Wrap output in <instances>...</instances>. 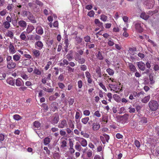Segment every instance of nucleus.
Here are the masks:
<instances>
[{"mask_svg":"<svg viewBox=\"0 0 159 159\" xmlns=\"http://www.w3.org/2000/svg\"><path fill=\"white\" fill-rule=\"evenodd\" d=\"M75 148L76 150L79 152H80L81 151L82 149L81 145L78 142L76 143V144L75 146Z\"/></svg>","mask_w":159,"mask_h":159,"instance_id":"f3484780","label":"nucleus"},{"mask_svg":"<svg viewBox=\"0 0 159 159\" xmlns=\"http://www.w3.org/2000/svg\"><path fill=\"white\" fill-rule=\"evenodd\" d=\"M100 128V125L97 123H94L93 124V129L94 131L98 130Z\"/></svg>","mask_w":159,"mask_h":159,"instance_id":"ddd939ff","label":"nucleus"},{"mask_svg":"<svg viewBox=\"0 0 159 159\" xmlns=\"http://www.w3.org/2000/svg\"><path fill=\"white\" fill-rule=\"evenodd\" d=\"M29 11L23 10L22 11V15L24 16H27L28 13H29Z\"/></svg>","mask_w":159,"mask_h":159,"instance_id":"09e8293b","label":"nucleus"},{"mask_svg":"<svg viewBox=\"0 0 159 159\" xmlns=\"http://www.w3.org/2000/svg\"><path fill=\"white\" fill-rule=\"evenodd\" d=\"M135 28L136 29L139 33H141L143 32V29L141 26V24L140 23H136L135 25Z\"/></svg>","mask_w":159,"mask_h":159,"instance_id":"39448f33","label":"nucleus"},{"mask_svg":"<svg viewBox=\"0 0 159 159\" xmlns=\"http://www.w3.org/2000/svg\"><path fill=\"white\" fill-rule=\"evenodd\" d=\"M9 50L10 52L12 53H14L15 52V48L14 46L11 43H10L9 46Z\"/></svg>","mask_w":159,"mask_h":159,"instance_id":"4468645a","label":"nucleus"},{"mask_svg":"<svg viewBox=\"0 0 159 159\" xmlns=\"http://www.w3.org/2000/svg\"><path fill=\"white\" fill-rule=\"evenodd\" d=\"M67 122L66 120L64 119L61 121L60 123H59L58 127L60 128H63L67 125Z\"/></svg>","mask_w":159,"mask_h":159,"instance_id":"20e7f679","label":"nucleus"},{"mask_svg":"<svg viewBox=\"0 0 159 159\" xmlns=\"http://www.w3.org/2000/svg\"><path fill=\"white\" fill-rule=\"evenodd\" d=\"M107 16L105 15H101V19L103 21H106L107 20Z\"/></svg>","mask_w":159,"mask_h":159,"instance_id":"3c124183","label":"nucleus"},{"mask_svg":"<svg viewBox=\"0 0 159 159\" xmlns=\"http://www.w3.org/2000/svg\"><path fill=\"white\" fill-rule=\"evenodd\" d=\"M110 46H112L114 44V43L112 41L109 40L107 43Z\"/></svg>","mask_w":159,"mask_h":159,"instance_id":"e2e57ef3","label":"nucleus"},{"mask_svg":"<svg viewBox=\"0 0 159 159\" xmlns=\"http://www.w3.org/2000/svg\"><path fill=\"white\" fill-rule=\"evenodd\" d=\"M74 102V98H70L68 101L69 105H72Z\"/></svg>","mask_w":159,"mask_h":159,"instance_id":"4d7b16f0","label":"nucleus"},{"mask_svg":"<svg viewBox=\"0 0 159 159\" xmlns=\"http://www.w3.org/2000/svg\"><path fill=\"white\" fill-rule=\"evenodd\" d=\"M42 107L43 108L44 110L47 111L48 110V106L45 103H43Z\"/></svg>","mask_w":159,"mask_h":159,"instance_id":"052dcab7","label":"nucleus"},{"mask_svg":"<svg viewBox=\"0 0 159 159\" xmlns=\"http://www.w3.org/2000/svg\"><path fill=\"white\" fill-rule=\"evenodd\" d=\"M89 120V117H86L83 118H82L81 120L82 122L84 124H86L87 123V122Z\"/></svg>","mask_w":159,"mask_h":159,"instance_id":"2f4dec72","label":"nucleus"},{"mask_svg":"<svg viewBox=\"0 0 159 159\" xmlns=\"http://www.w3.org/2000/svg\"><path fill=\"white\" fill-rule=\"evenodd\" d=\"M18 25L20 26L25 28L26 27L27 23L25 21L23 20L20 21L18 23Z\"/></svg>","mask_w":159,"mask_h":159,"instance_id":"1a4fd4ad","label":"nucleus"},{"mask_svg":"<svg viewBox=\"0 0 159 159\" xmlns=\"http://www.w3.org/2000/svg\"><path fill=\"white\" fill-rule=\"evenodd\" d=\"M59 120V116L58 115L56 116L52 120V123L55 125L57 123Z\"/></svg>","mask_w":159,"mask_h":159,"instance_id":"9d476101","label":"nucleus"},{"mask_svg":"<svg viewBox=\"0 0 159 159\" xmlns=\"http://www.w3.org/2000/svg\"><path fill=\"white\" fill-rule=\"evenodd\" d=\"M14 7L13 5H12V4H9L8 6L7 7V9L8 10H9L10 11H11L13 8Z\"/></svg>","mask_w":159,"mask_h":159,"instance_id":"c03bdc74","label":"nucleus"},{"mask_svg":"<svg viewBox=\"0 0 159 159\" xmlns=\"http://www.w3.org/2000/svg\"><path fill=\"white\" fill-rule=\"evenodd\" d=\"M6 35L7 37H9L11 39H12L13 37L14 34L11 31L8 30L6 34Z\"/></svg>","mask_w":159,"mask_h":159,"instance_id":"2eb2a0df","label":"nucleus"},{"mask_svg":"<svg viewBox=\"0 0 159 159\" xmlns=\"http://www.w3.org/2000/svg\"><path fill=\"white\" fill-rule=\"evenodd\" d=\"M67 69L68 72L69 73L73 72L74 71V68H72L70 66H67Z\"/></svg>","mask_w":159,"mask_h":159,"instance_id":"79ce46f5","label":"nucleus"},{"mask_svg":"<svg viewBox=\"0 0 159 159\" xmlns=\"http://www.w3.org/2000/svg\"><path fill=\"white\" fill-rule=\"evenodd\" d=\"M7 82L10 85H14L15 81L14 80L12 79L7 80Z\"/></svg>","mask_w":159,"mask_h":159,"instance_id":"b1692460","label":"nucleus"},{"mask_svg":"<svg viewBox=\"0 0 159 159\" xmlns=\"http://www.w3.org/2000/svg\"><path fill=\"white\" fill-rule=\"evenodd\" d=\"M148 106L151 111H154L158 108L159 104L157 101L151 100L148 103Z\"/></svg>","mask_w":159,"mask_h":159,"instance_id":"f257e3e1","label":"nucleus"},{"mask_svg":"<svg viewBox=\"0 0 159 159\" xmlns=\"http://www.w3.org/2000/svg\"><path fill=\"white\" fill-rule=\"evenodd\" d=\"M84 39L85 42H90L91 38L89 36L87 35L84 37Z\"/></svg>","mask_w":159,"mask_h":159,"instance_id":"ea45409f","label":"nucleus"},{"mask_svg":"<svg viewBox=\"0 0 159 159\" xmlns=\"http://www.w3.org/2000/svg\"><path fill=\"white\" fill-rule=\"evenodd\" d=\"M61 147L64 148L67 146V142L66 140H63L61 142Z\"/></svg>","mask_w":159,"mask_h":159,"instance_id":"a19ab883","label":"nucleus"},{"mask_svg":"<svg viewBox=\"0 0 159 159\" xmlns=\"http://www.w3.org/2000/svg\"><path fill=\"white\" fill-rule=\"evenodd\" d=\"M64 79V76L62 74H61L60 75L58 78V80L60 81H62Z\"/></svg>","mask_w":159,"mask_h":159,"instance_id":"8fccbe9b","label":"nucleus"},{"mask_svg":"<svg viewBox=\"0 0 159 159\" xmlns=\"http://www.w3.org/2000/svg\"><path fill=\"white\" fill-rule=\"evenodd\" d=\"M32 23H35L36 22V20L35 19V17L33 15L28 19Z\"/></svg>","mask_w":159,"mask_h":159,"instance_id":"7c9ffc66","label":"nucleus"},{"mask_svg":"<svg viewBox=\"0 0 159 159\" xmlns=\"http://www.w3.org/2000/svg\"><path fill=\"white\" fill-rule=\"evenodd\" d=\"M57 98L54 95L51 96L49 97V99L50 101L55 100Z\"/></svg>","mask_w":159,"mask_h":159,"instance_id":"680f3d73","label":"nucleus"},{"mask_svg":"<svg viewBox=\"0 0 159 159\" xmlns=\"http://www.w3.org/2000/svg\"><path fill=\"white\" fill-rule=\"evenodd\" d=\"M145 93L143 91H141L138 93L137 97L140 98H142L143 97L144 94Z\"/></svg>","mask_w":159,"mask_h":159,"instance_id":"72a5a7b5","label":"nucleus"},{"mask_svg":"<svg viewBox=\"0 0 159 159\" xmlns=\"http://www.w3.org/2000/svg\"><path fill=\"white\" fill-rule=\"evenodd\" d=\"M94 115L97 116L98 117H100L101 116L100 114L98 111H96L94 113Z\"/></svg>","mask_w":159,"mask_h":159,"instance_id":"0e129e2a","label":"nucleus"},{"mask_svg":"<svg viewBox=\"0 0 159 159\" xmlns=\"http://www.w3.org/2000/svg\"><path fill=\"white\" fill-rule=\"evenodd\" d=\"M129 69L131 71L133 72L135 71L136 67L132 63H129Z\"/></svg>","mask_w":159,"mask_h":159,"instance_id":"4be33fe9","label":"nucleus"},{"mask_svg":"<svg viewBox=\"0 0 159 159\" xmlns=\"http://www.w3.org/2000/svg\"><path fill=\"white\" fill-rule=\"evenodd\" d=\"M7 68L9 69H14L16 66V63L13 62L12 60L11 61L7 62Z\"/></svg>","mask_w":159,"mask_h":159,"instance_id":"f03ea898","label":"nucleus"},{"mask_svg":"<svg viewBox=\"0 0 159 159\" xmlns=\"http://www.w3.org/2000/svg\"><path fill=\"white\" fill-rule=\"evenodd\" d=\"M94 12L93 10L89 11L88 14V15L90 17H93L94 16Z\"/></svg>","mask_w":159,"mask_h":159,"instance_id":"de8ad7c7","label":"nucleus"},{"mask_svg":"<svg viewBox=\"0 0 159 159\" xmlns=\"http://www.w3.org/2000/svg\"><path fill=\"white\" fill-rule=\"evenodd\" d=\"M81 139H82V140L80 142L81 145L84 147H86L87 144V141L83 138H81Z\"/></svg>","mask_w":159,"mask_h":159,"instance_id":"aec40b11","label":"nucleus"},{"mask_svg":"<svg viewBox=\"0 0 159 159\" xmlns=\"http://www.w3.org/2000/svg\"><path fill=\"white\" fill-rule=\"evenodd\" d=\"M95 23L99 27H103V24L98 19H95Z\"/></svg>","mask_w":159,"mask_h":159,"instance_id":"a211bd4d","label":"nucleus"},{"mask_svg":"<svg viewBox=\"0 0 159 159\" xmlns=\"http://www.w3.org/2000/svg\"><path fill=\"white\" fill-rule=\"evenodd\" d=\"M135 145L136 147L139 148L140 146V143L137 140H135L134 141Z\"/></svg>","mask_w":159,"mask_h":159,"instance_id":"5fc2aeb1","label":"nucleus"},{"mask_svg":"<svg viewBox=\"0 0 159 159\" xmlns=\"http://www.w3.org/2000/svg\"><path fill=\"white\" fill-rule=\"evenodd\" d=\"M52 62L50 61H49L48 62L47 64L45 67V69L46 70H48L49 68V66L52 64Z\"/></svg>","mask_w":159,"mask_h":159,"instance_id":"a18cd8bd","label":"nucleus"},{"mask_svg":"<svg viewBox=\"0 0 159 159\" xmlns=\"http://www.w3.org/2000/svg\"><path fill=\"white\" fill-rule=\"evenodd\" d=\"M20 37L22 40H25L26 38V36L25 34V32H22L20 34Z\"/></svg>","mask_w":159,"mask_h":159,"instance_id":"393cba45","label":"nucleus"},{"mask_svg":"<svg viewBox=\"0 0 159 159\" xmlns=\"http://www.w3.org/2000/svg\"><path fill=\"white\" fill-rule=\"evenodd\" d=\"M138 66L139 68L142 71H144L145 69V64L142 61L138 62Z\"/></svg>","mask_w":159,"mask_h":159,"instance_id":"7ed1b4c3","label":"nucleus"},{"mask_svg":"<svg viewBox=\"0 0 159 159\" xmlns=\"http://www.w3.org/2000/svg\"><path fill=\"white\" fill-rule=\"evenodd\" d=\"M129 118V115L127 114H125L124 115L121 116L120 118L125 121L127 120Z\"/></svg>","mask_w":159,"mask_h":159,"instance_id":"a878e982","label":"nucleus"},{"mask_svg":"<svg viewBox=\"0 0 159 159\" xmlns=\"http://www.w3.org/2000/svg\"><path fill=\"white\" fill-rule=\"evenodd\" d=\"M58 85L59 86V87L61 89H63V88L65 87V85L63 83H58Z\"/></svg>","mask_w":159,"mask_h":159,"instance_id":"6e6d98bb","label":"nucleus"},{"mask_svg":"<svg viewBox=\"0 0 159 159\" xmlns=\"http://www.w3.org/2000/svg\"><path fill=\"white\" fill-rule=\"evenodd\" d=\"M76 42L77 44H79L81 43L82 41V39L80 37H77V36H76L75 38Z\"/></svg>","mask_w":159,"mask_h":159,"instance_id":"473e14b6","label":"nucleus"},{"mask_svg":"<svg viewBox=\"0 0 159 159\" xmlns=\"http://www.w3.org/2000/svg\"><path fill=\"white\" fill-rule=\"evenodd\" d=\"M99 85L105 91H107V89L105 87V86L102 83H100L99 84Z\"/></svg>","mask_w":159,"mask_h":159,"instance_id":"338daca9","label":"nucleus"},{"mask_svg":"<svg viewBox=\"0 0 159 159\" xmlns=\"http://www.w3.org/2000/svg\"><path fill=\"white\" fill-rule=\"evenodd\" d=\"M36 33L40 35H42L43 33L42 28L40 26H38L36 29Z\"/></svg>","mask_w":159,"mask_h":159,"instance_id":"423d86ee","label":"nucleus"},{"mask_svg":"<svg viewBox=\"0 0 159 159\" xmlns=\"http://www.w3.org/2000/svg\"><path fill=\"white\" fill-rule=\"evenodd\" d=\"M113 97L115 100L118 101L120 100V98L119 96L117 94H115L113 95Z\"/></svg>","mask_w":159,"mask_h":159,"instance_id":"37998d69","label":"nucleus"},{"mask_svg":"<svg viewBox=\"0 0 159 159\" xmlns=\"http://www.w3.org/2000/svg\"><path fill=\"white\" fill-rule=\"evenodd\" d=\"M50 141V139L48 137H46L45 138L44 140V143L45 145L48 144Z\"/></svg>","mask_w":159,"mask_h":159,"instance_id":"cd10ccee","label":"nucleus"},{"mask_svg":"<svg viewBox=\"0 0 159 159\" xmlns=\"http://www.w3.org/2000/svg\"><path fill=\"white\" fill-rule=\"evenodd\" d=\"M33 52L34 55L36 57H39L40 54V53L39 51L38 50L34 49L33 50Z\"/></svg>","mask_w":159,"mask_h":159,"instance_id":"6ab92c4d","label":"nucleus"},{"mask_svg":"<svg viewBox=\"0 0 159 159\" xmlns=\"http://www.w3.org/2000/svg\"><path fill=\"white\" fill-rule=\"evenodd\" d=\"M35 2L37 5L40 6H42L43 5V3L39 0H36Z\"/></svg>","mask_w":159,"mask_h":159,"instance_id":"69168bd1","label":"nucleus"},{"mask_svg":"<svg viewBox=\"0 0 159 159\" xmlns=\"http://www.w3.org/2000/svg\"><path fill=\"white\" fill-rule=\"evenodd\" d=\"M90 112L88 110H85L84 111V114L86 116H88L89 115Z\"/></svg>","mask_w":159,"mask_h":159,"instance_id":"13d9d810","label":"nucleus"},{"mask_svg":"<svg viewBox=\"0 0 159 159\" xmlns=\"http://www.w3.org/2000/svg\"><path fill=\"white\" fill-rule=\"evenodd\" d=\"M13 118L16 120H18L21 119V117L18 115H15L13 116Z\"/></svg>","mask_w":159,"mask_h":159,"instance_id":"4c0bfd02","label":"nucleus"},{"mask_svg":"<svg viewBox=\"0 0 159 159\" xmlns=\"http://www.w3.org/2000/svg\"><path fill=\"white\" fill-rule=\"evenodd\" d=\"M8 22L5 21L3 23L4 27L7 29L9 28L10 26V24Z\"/></svg>","mask_w":159,"mask_h":159,"instance_id":"c756f323","label":"nucleus"},{"mask_svg":"<svg viewBox=\"0 0 159 159\" xmlns=\"http://www.w3.org/2000/svg\"><path fill=\"white\" fill-rule=\"evenodd\" d=\"M35 45H36L38 47L41 49L43 46V44L41 41H38L35 43Z\"/></svg>","mask_w":159,"mask_h":159,"instance_id":"5701e85b","label":"nucleus"},{"mask_svg":"<svg viewBox=\"0 0 159 159\" xmlns=\"http://www.w3.org/2000/svg\"><path fill=\"white\" fill-rule=\"evenodd\" d=\"M80 68L82 70L84 71L87 69V66L85 65H81Z\"/></svg>","mask_w":159,"mask_h":159,"instance_id":"603ef678","label":"nucleus"},{"mask_svg":"<svg viewBox=\"0 0 159 159\" xmlns=\"http://www.w3.org/2000/svg\"><path fill=\"white\" fill-rule=\"evenodd\" d=\"M106 70L109 75H112L114 74V72L113 70L110 68L107 69Z\"/></svg>","mask_w":159,"mask_h":159,"instance_id":"c85d7f7f","label":"nucleus"},{"mask_svg":"<svg viewBox=\"0 0 159 159\" xmlns=\"http://www.w3.org/2000/svg\"><path fill=\"white\" fill-rule=\"evenodd\" d=\"M150 98V96L149 95L145 96L143 99H142L141 101L143 103H146L149 101Z\"/></svg>","mask_w":159,"mask_h":159,"instance_id":"f8f14e48","label":"nucleus"},{"mask_svg":"<svg viewBox=\"0 0 159 159\" xmlns=\"http://www.w3.org/2000/svg\"><path fill=\"white\" fill-rule=\"evenodd\" d=\"M69 40L68 39L67 37H66V38L65 39V40H64V43L66 44V46H65V47H66V48H68V46L69 45Z\"/></svg>","mask_w":159,"mask_h":159,"instance_id":"49530a36","label":"nucleus"},{"mask_svg":"<svg viewBox=\"0 0 159 159\" xmlns=\"http://www.w3.org/2000/svg\"><path fill=\"white\" fill-rule=\"evenodd\" d=\"M5 136L2 134H0V141H2L4 140Z\"/></svg>","mask_w":159,"mask_h":159,"instance_id":"bf43d9fd","label":"nucleus"},{"mask_svg":"<svg viewBox=\"0 0 159 159\" xmlns=\"http://www.w3.org/2000/svg\"><path fill=\"white\" fill-rule=\"evenodd\" d=\"M33 72L37 75H40L41 72L38 69L35 68Z\"/></svg>","mask_w":159,"mask_h":159,"instance_id":"c9c22d12","label":"nucleus"},{"mask_svg":"<svg viewBox=\"0 0 159 159\" xmlns=\"http://www.w3.org/2000/svg\"><path fill=\"white\" fill-rule=\"evenodd\" d=\"M66 57L69 61H70L73 59V55L71 54H68L66 56Z\"/></svg>","mask_w":159,"mask_h":159,"instance_id":"58836bf2","label":"nucleus"},{"mask_svg":"<svg viewBox=\"0 0 159 159\" xmlns=\"http://www.w3.org/2000/svg\"><path fill=\"white\" fill-rule=\"evenodd\" d=\"M41 124L39 121H35L34 122V125L37 128L40 127Z\"/></svg>","mask_w":159,"mask_h":159,"instance_id":"f704fd0d","label":"nucleus"},{"mask_svg":"<svg viewBox=\"0 0 159 159\" xmlns=\"http://www.w3.org/2000/svg\"><path fill=\"white\" fill-rule=\"evenodd\" d=\"M97 57L100 60H102L103 59V57L102 56L101 52L100 51L98 52V53L97 55Z\"/></svg>","mask_w":159,"mask_h":159,"instance_id":"bb28decb","label":"nucleus"},{"mask_svg":"<svg viewBox=\"0 0 159 159\" xmlns=\"http://www.w3.org/2000/svg\"><path fill=\"white\" fill-rule=\"evenodd\" d=\"M153 74L151 73L149 75V77L150 81V84H152L154 83L155 81L153 80Z\"/></svg>","mask_w":159,"mask_h":159,"instance_id":"dca6fc26","label":"nucleus"},{"mask_svg":"<svg viewBox=\"0 0 159 159\" xmlns=\"http://www.w3.org/2000/svg\"><path fill=\"white\" fill-rule=\"evenodd\" d=\"M78 86L79 88H81L83 86V82L81 80H79L78 81Z\"/></svg>","mask_w":159,"mask_h":159,"instance_id":"864d4df0","label":"nucleus"},{"mask_svg":"<svg viewBox=\"0 0 159 159\" xmlns=\"http://www.w3.org/2000/svg\"><path fill=\"white\" fill-rule=\"evenodd\" d=\"M16 84L18 86H23L24 85V82L21 79L18 78L16 80Z\"/></svg>","mask_w":159,"mask_h":159,"instance_id":"0eeeda50","label":"nucleus"},{"mask_svg":"<svg viewBox=\"0 0 159 159\" xmlns=\"http://www.w3.org/2000/svg\"><path fill=\"white\" fill-rule=\"evenodd\" d=\"M76 61H78V62L80 64H83L85 62V60L83 58H81V57H79L75 59Z\"/></svg>","mask_w":159,"mask_h":159,"instance_id":"6e6552de","label":"nucleus"},{"mask_svg":"<svg viewBox=\"0 0 159 159\" xmlns=\"http://www.w3.org/2000/svg\"><path fill=\"white\" fill-rule=\"evenodd\" d=\"M92 151H88L87 153V157H90L92 155Z\"/></svg>","mask_w":159,"mask_h":159,"instance_id":"774afa93","label":"nucleus"},{"mask_svg":"<svg viewBox=\"0 0 159 159\" xmlns=\"http://www.w3.org/2000/svg\"><path fill=\"white\" fill-rule=\"evenodd\" d=\"M34 26L32 25H28L26 29V33L28 34L30 33L34 29Z\"/></svg>","mask_w":159,"mask_h":159,"instance_id":"9b49d317","label":"nucleus"},{"mask_svg":"<svg viewBox=\"0 0 159 159\" xmlns=\"http://www.w3.org/2000/svg\"><path fill=\"white\" fill-rule=\"evenodd\" d=\"M20 55H15L13 56V60L15 61H18L20 60Z\"/></svg>","mask_w":159,"mask_h":159,"instance_id":"e433bc0d","label":"nucleus"},{"mask_svg":"<svg viewBox=\"0 0 159 159\" xmlns=\"http://www.w3.org/2000/svg\"><path fill=\"white\" fill-rule=\"evenodd\" d=\"M140 17L144 20H147L149 18V16L146 14L144 12L142 13L140 16Z\"/></svg>","mask_w":159,"mask_h":159,"instance_id":"412c9836","label":"nucleus"}]
</instances>
